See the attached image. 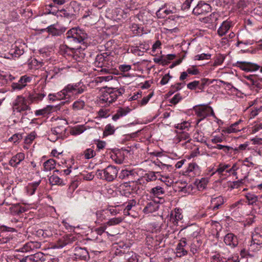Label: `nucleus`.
<instances>
[{
  "label": "nucleus",
  "mask_w": 262,
  "mask_h": 262,
  "mask_svg": "<svg viewBox=\"0 0 262 262\" xmlns=\"http://www.w3.org/2000/svg\"><path fill=\"white\" fill-rule=\"evenodd\" d=\"M104 90L102 91V94L99 98V103L104 104V106H109L117 99V98L122 95L125 92L123 88H115L104 87Z\"/></svg>",
  "instance_id": "nucleus-1"
},
{
  "label": "nucleus",
  "mask_w": 262,
  "mask_h": 262,
  "mask_svg": "<svg viewBox=\"0 0 262 262\" xmlns=\"http://www.w3.org/2000/svg\"><path fill=\"white\" fill-rule=\"evenodd\" d=\"M65 35L64 38L67 40V42L71 46L81 43L87 38V34L78 27L70 29Z\"/></svg>",
  "instance_id": "nucleus-2"
},
{
  "label": "nucleus",
  "mask_w": 262,
  "mask_h": 262,
  "mask_svg": "<svg viewBox=\"0 0 262 262\" xmlns=\"http://www.w3.org/2000/svg\"><path fill=\"white\" fill-rule=\"evenodd\" d=\"M13 110L14 115L17 113L21 116L20 120L22 122L25 121L26 119L29 120V118L26 117V116L32 114V112L30 111V107L27 104L25 99L21 96H18L15 100Z\"/></svg>",
  "instance_id": "nucleus-3"
},
{
  "label": "nucleus",
  "mask_w": 262,
  "mask_h": 262,
  "mask_svg": "<svg viewBox=\"0 0 262 262\" xmlns=\"http://www.w3.org/2000/svg\"><path fill=\"white\" fill-rule=\"evenodd\" d=\"M76 5V2H67L60 9L57 10V12L54 14L68 19L73 18L77 12L75 8Z\"/></svg>",
  "instance_id": "nucleus-4"
},
{
  "label": "nucleus",
  "mask_w": 262,
  "mask_h": 262,
  "mask_svg": "<svg viewBox=\"0 0 262 262\" xmlns=\"http://www.w3.org/2000/svg\"><path fill=\"white\" fill-rule=\"evenodd\" d=\"M210 5L204 1H200L193 8L192 14L195 16L206 15L211 11Z\"/></svg>",
  "instance_id": "nucleus-5"
},
{
  "label": "nucleus",
  "mask_w": 262,
  "mask_h": 262,
  "mask_svg": "<svg viewBox=\"0 0 262 262\" xmlns=\"http://www.w3.org/2000/svg\"><path fill=\"white\" fill-rule=\"evenodd\" d=\"M72 258L73 260L86 261L89 260L90 255L86 248L76 247L73 250Z\"/></svg>",
  "instance_id": "nucleus-6"
},
{
  "label": "nucleus",
  "mask_w": 262,
  "mask_h": 262,
  "mask_svg": "<svg viewBox=\"0 0 262 262\" xmlns=\"http://www.w3.org/2000/svg\"><path fill=\"white\" fill-rule=\"evenodd\" d=\"M80 83L69 84L61 92L64 95L63 97L68 95V93L81 94L84 92V89L82 86H80Z\"/></svg>",
  "instance_id": "nucleus-7"
},
{
  "label": "nucleus",
  "mask_w": 262,
  "mask_h": 262,
  "mask_svg": "<svg viewBox=\"0 0 262 262\" xmlns=\"http://www.w3.org/2000/svg\"><path fill=\"white\" fill-rule=\"evenodd\" d=\"M118 170L116 167L110 165L103 169L104 180L107 182L113 181L117 176Z\"/></svg>",
  "instance_id": "nucleus-8"
},
{
  "label": "nucleus",
  "mask_w": 262,
  "mask_h": 262,
  "mask_svg": "<svg viewBox=\"0 0 262 262\" xmlns=\"http://www.w3.org/2000/svg\"><path fill=\"white\" fill-rule=\"evenodd\" d=\"M193 109L197 116L200 118L198 120L197 124L206 117L209 116V110H208V105H201L199 106H195Z\"/></svg>",
  "instance_id": "nucleus-9"
},
{
  "label": "nucleus",
  "mask_w": 262,
  "mask_h": 262,
  "mask_svg": "<svg viewBox=\"0 0 262 262\" xmlns=\"http://www.w3.org/2000/svg\"><path fill=\"white\" fill-rule=\"evenodd\" d=\"M45 255L42 252H37L34 254L26 256L20 262H45Z\"/></svg>",
  "instance_id": "nucleus-10"
},
{
  "label": "nucleus",
  "mask_w": 262,
  "mask_h": 262,
  "mask_svg": "<svg viewBox=\"0 0 262 262\" xmlns=\"http://www.w3.org/2000/svg\"><path fill=\"white\" fill-rule=\"evenodd\" d=\"M236 65L242 70L245 71H256L260 68V67L256 64L246 61H237Z\"/></svg>",
  "instance_id": "nucleus-11"
},
{
  "label": "nucleus",
  "mask_w": 262,
  "mask_h": 262,
  "mask_svg": "<svg viewBox=\"0 0 262 262\" xmlns=\"http://www.w3.org/2000/svg\"><path fill=\"white\" fill-rule=\"evenodd\" d=\"M224 242L231 248L236 247L238 244L237 237L232 233L227 234L224 237Z\"/></svg>",
  "instance_id": "nucleus-12"
},
{
  "label": "nucleus",
  "mask_w": 262,
  "mask_h": 262,
  "mask_svg": "<svg viewBox=\"0 0 262 262\" xmlns=\"http://www.w3.org/2000/svg\"><path fill=\"white\" fill-rule=\"evenodd\" d=\"M67 2L68 0H52V3L49 6L52 11V14H54L57 12V10L60 9Z\"/></svg>",
  "instance_id": "nucleus-13"
},
{
  "label": "nucleus",
  "mask_w": 262,
  "mask_h": 262,
  "mask_svg": "<svg viewBox=\"0 0 262 262\" xmlns=\"http://www.w3.org/2000/svg\"><path fill=\"white\" fill-rule=\"evenodd\" d=\"M159 205L155 201H149L147 203L143 211L145 213H149L157 211L159 209Z\"/></svg>",
  "instance_id": "nucleus-14"
},
{
  "label": "nucleus",
  "mask_w": 262,
  "mask_h": 262,
  "mask_svg": "<svg viewBox=\"0 0 262 262\" xmlns=\"http://www.w3.org/2000/svg\"><path fill=\"white\" fill-rule=\"evenodd\" d=\"M25 159V155L22 152L17 154L15 156L12 157L9 161V164L13 167H16L21 161Z\"/></svg>",
  "instance_id": "nucleus-15"
},
{
  "label": "nucleus",
  "mask_w": 262,
  "mask_h": 262,
  "mask_svg": "<svg viewBox=\"0 0 262 262\" xmlns=\"http://www.w3.org/2000/svg\"><path fill=\"white\" fill-rule=\"evenodd\" d=\"M130 111L131 109L128 107L126 108L119 107L117 111V113L113 116L112 119L114 121H116L120 117L127 115Z\"/></svg>",
  "instance_id": "nucleus-16"
},
{
  "label": "nucleus",
  "mask_w": 262,
  "mask_h": 262,
  "mask_svg": "<svg viewBox=\"0 0 262 262\" xmlns=\"http://www.w3.org/2000/svg\"><path fill=\"white\" fill-rule=\"evenodd\" d=\"M46 30L53 36H60L65 31L66 29H58L54 27V25H51L47 27Z\"/></svg>",
  "instance_id": "nucleus-17"
},
{
  "label": "nucleus",
  "mask_w": 262,
  "mask_h": 262,
  "mask_svg": "<svg viewBox=\"0 0 262 262\" xmlns=\"http://www.w3.org/2000/svg\"><path fill=\"white\" fill-rule=\"evenodd\" d=\"M231 24L229 21H223L217 30V33L220 36H223V35H225V34L231 28Z\"/></svg>",
  "instance_id": "nucleus-18"
},
{
  "label": "nucleus",
  "mask_w": 262,
  "mask_h": 262,
  "mask_svg": "<svg viewBox=\"0 0 262 262\" xmlns=\"http://www.w3.org/2000/svg\"><path fill=\"white\" fill-rule=\"evenodd\" d=\"M46 95L43 93L34 92L32 94H30L29 99L32 102H38L41 100Z\"/></svg>",
  "instance_id": "nucleus-19"
},
{
  "label": "nucleus",
  "mask_w": 262,
  "mask_h": 262,
  "mask_svg": "<svg viewBox=\"0 0 262 262\" xmlns=\"http://www.w3.org/2000/svg\"><path fill=\"white\" fill-rule=\"evenodd\" d=\"M53 108V106L49 105L42 109L36 110L35 111V114L36 116H45L50 113Z\"/></svg>",
  "instance_id": "nucleus-20"
},
{
  "label": "nucleus",
  "mask_w": 262,
  "mask_h": 262,
  "mask_svg": "<svg viewBox=\"0 0 262 262\" xmlns=\"http://www.w3.org/2000/svg\"><path fill=\"white\" fill-rule=\"evenodd\" d=\"M247 199L246 203L249 205H254L258 201V196L252 193H248L245 195Z\"/></svg>",
  "instance_id": "nucleus-21"
},
{
  "label": "nucleus",
  "mask_w": 262,
  "mask_h": 262,
  "mask_svg": "<svg viewBox=\"0 0 262 262\" xmlns=\"http://www.w3.org/2000/svg\"><path fill=\"white\" fill-rule=\"evenodd\" d=\"M56 165L55 161L53 159H50L43 163L44 170L50 171L53 169Z\"/></svg>",
  "instance_id": "nucleus-22"
},
{
  "label": "nucleus",
  "mask_w": 262,
  "mask_h": 262,
  "mask_svg": "<svg viewBox=\"0 0 262 262\" xmlns=\"http://www.w3.org/2000/svg\"><path fill=\"white\" fill-rule=\"evenodd\" d=\"M135 172L134 170H128L124 169L121 171L119 174V178L121 179H131L133 175H134Z\"/></svg>",
  "instance_id": "nucleus-23"
},
{
  "label": "nucleus",
  "mask_w": 262,
  "mask_h": 262,
  "mask_svg": "<svg viewBox=\"0 0 262 262\" xmlns=\"http://www.w3.org/2000/svg\"><path fill=\"white\" fill-rule=\"evenodd\" d=\"M50 183L52 185H64L62 181L58 176L53 174L49 179Z\"/></svg>",
  "instance_id": "nucleus-24"
},
{
  "label": "nucleus",
  "mask_w": 262,
  "mask_h": 262,
  "mask_svg": "<svg viewBox=\"0 0 262 262\" xmlns=\"http://www.w3.org/2000/svg\"><path fill=\"white\" fill-rule=\"evenodd\" d=\"M185 84V82H179V83H176L174 85H171V86L170 88V90H169V91L168 93V95L169 96H170V95H172L176 91H178L181 90V88H182L183 85H184Z\"/></svg>",
  "instance_id": "nucleus-25"
},
{
  "label": "nucleus",
  "mask_w": 262,
  "mask_h": 262,
  "mask_svg": "<svg viewBox=\"0 0 262 262\" xmlns=\"http://www.w3.org/2000/svg\"><path fill=\"white\" fill-rule=\"evenodd\" d=\"M170 10H164L163 8H160L156 12V15L158 18H164L166 15L172 13Z\"/></svg>",
  "instance_id": "nucleus-26"
},
{
  "label": "nucleus",
  "mask_w": 262,
  "mask_h": 262,
  "mask_svg": "<svg viewBox=\"0 0 262 262\" xmlns=\"http://www.w3.org/2000/svg\"><path fill=\"white\" fill-rule=\"evenodd\" d=\"M68 123L66 120H62L61 122L56 127V130L59 132L61 134H65Z\"/></svg>",
  "instance_id": "nucleus-27"
},
{
  "label": "nucleus",
  "mask_w": 262,
  "mask_h": 262,
  "mask_svg": "<svg viewBox=\"0 0 262 262\" xmlns=\"http://www.w3.org/2000/svg\"><path fill=\"white\" fill-rule=\"evenodd\" d=\"M251 243L258 245L262 244V235L256 233L252 236Z\"/></svg>",
  "instance_id": "nucleus-28"
},
{
  "label": "nucleus",
  "mask_w": 262,
  "mask_h": 262,
  "mask_svg": "<svg viewBox=\"0 0 262 262\" xmlns=\"http://www.w3.org/2000/svg\"><path fill=\"white\" fill-rule=\"evenodd\" d=\"M77 241V238L76 236L73 234H68L67 235L64 237V245H67L68 244H72L75 242Z\"/></svg>",
  "instance_id": "nucleus-29"
},
{
  "label": "nucleus",
  "mask_w": 262,
  "mask_h": 262,
  "mask_svg": "<svg viewBox=\"0 0 262 262\" xmlns=\"http://www.w3.org/2000/svg\"><path fill=\"white\" fill-rule=\"evenodd\" d=\"M216 81L215 79L210 80L207 78H203L201 80V83L199 86V89L203 91L205 86L209 85L210 84L212 83L213 81Z\"/></svg>",
  "instance_id": "nucleus-30"
},
{
  "label": "nucleus",
  "mask_w": 262,
  "mask_h": 262,
  "mask_svg": "<svg viewBox=\"0 0 262 262\" xmlns=\"http://www.w3.org/2000/svg\"><path fill=\"white\" fill-rule=\"evenodd\" d=\"M123 221V218L121 217H114L109 220L106 224L107 226H114L120 224Z\"/></svg>",
  "instance_id": "nucleus-31"
},
{
  "label": "nucleus",
  "mask_w": 262,
  "mask_h": 262,
  "mask_svg": "<svg viewBox=\"0 0 262 262\" xmlns=\"http://www.w3.org/2000/svg\"><path fill=\"white\" fill-rule=\"evenodd\" d=\"M242 121V120H239L238 121L234 123L232 125H231L227 129V132L228 133H236L237 132L240 131V129L236 128V126H237Z\"/></svg>",
  "instance_id": "nucleus-32"
},
{
  "label": "nucleus",
  "mask_w": 262,
  "mask_h": 262,
  "mask_svg": "<svg viewBox=\"0 0 262 262\" xmlns=\"http://www.w3.org/2000/svg\"><path fill=\"white\" fill-rule=\"evenodd\" d=\"M177 138L179 140V141H181L182 140H188V142H189L190 140H191L190 139L189 134L185 132L182 131L180 133H178Z\"/></svg>",
  "instance_id": "nucleus-33"
},
{
  "label": "nucleus",
  "mask_w": 262,
  "mask_h": 262,
  "mask_svg": "<svg viewBox=\"0 0 262 262\" xmlns=\"http://www.w3.org/2000/svg\"><path fill=\"white\" fill-rule=\"evenodd\" d=\"M126 206L124 210V212L125 214L129 215V211L132 209L133 207L135 206L136 202L135 200H130L129 202L126 203Z\"/></svg>",
  "instance_id": "nucleus-34"
},
{
  "label": "nucleus",
  "mask_w": 262,
  "mask_h": 262,
  "mask_svg": "<svg viewBox=\"0 0 262 262\" xmlns=\"http://www.w3.org/2000/svg\"><path fill=\"white\" fill-rule=\"evenodd\" d=\"M151 192L157 196L158 198H160V195L164 193V190L163 188L160 186H156L151 189Z\"/></svg>",
  "instance_id": "nucleus-35"
},
{
  "label": "nucleus",
  "mask_w": 262,
  "mask_h": 262,
  "mask_svg": "<svg viewBox=\"0 0 262 262\" xmlns=\"http://www.w3.org/2000/svg\"><path fill=\"white\" fill-rule=\"evenodd\" d=\"M107 213V210H101L96 213L97 220L102 222L106 218L105 214Z\"/></svg>",
  "instance_id": "nucleus-36"
},
{
  "label": "nucleus",
  "mask_w": 262,
  "mask_h": 262,
  "mask_svg": "<svg viewBox=\"0 0 262 262\" xmlns=\"http://www.w3.org/2000/svg\"><path fill=\"white\" fill-rule=\"evenodd\" d=\"M199 170V168L198 165L195 163H192L189 164L186 172L190 173L194 171V173L195 174V172H198Z\"/></svg>",
  "instance_id": "nucleus-37"
},
{
  "label": "nucleus",
  "mask_w": 262,
  "mask_h": 262,
  "mask_svg": "<svg viewBox=\"0 0 262 262\" xmlns=\"http://www.w3.org/2000/svg\"><path fill=\"white\" fill-rule=\"evenodd\" d=\"M229 167L230 165L229 164L220 163L218 166V168L216 169L215 172H217L219 174H223V172L224 171H226Z\"/></svg>",
  "instance_id": "nucleus-38"
},
{
  "label": "nucleus",
  "mask_w": 262,
  "mask_h": 262,
  "mask_svg": "<svg viewBox=\"0 0 262 262\" xmlns=\"http://www.w3.org/2000/svg\"><path fill=\"white\" fill-rule=\"evenodd\" d=\"M85 105V103L83 100H78L75 101L73 104V107L74 110H80L82 109Z\"/></svg>",
  "instance_id": "nucleus-39"
},
{
  "label": "nucleus",
  "mask_w": 262,
  "mask_h": 262,
  "mask_svg": "<svg viewBox=\"0 0 262 262\" xmlns=\"http://www.w3.org/2000/svg\"><path fill=\"white\" fill-rule=\"evenodd\" d=\"M225 58V57L222 55V54H218L216 55L215 60L213 64V66H217L221 65L224 61V59Z\"/></svg>",
  "instance_id": "nucleus-40"
},
{
  "label": "nucleus",
  "mask_w": 262,
  "mask_h": 262,
  "mask_svg": "<svg viewBox=\"0 0 262 262\" xmlns=\"http://www.w3.org/2000/svg\"><path fill=\"white\" fill-rule=\"evenodd\" d=\"M114 132L115 129L114 126H112L111 124H107L105 127V129L103 132V135L104 136L112 135Z\"/></svg>",
  "instance_id": "nucleus-41"
},
{
  "label": "nucleus",
  "mask_w": 262,
  "mask_h": 262,
  "mask_svg": "<svg viewBox=\"0 0 262 262\" xmlns=\"http://www.w3.org/2000/svg\"><path fill=\"white\" fill-rule=\"evenodd\" d=\"M84 130L83 126H76L71 131V134L72 135H79L83 133Z\"/></svg>",
  "instance_id": "nucleus-42"
},
{
  "label": "nucleus",
  "mask_w": 262,
  "mask_h": 262,
  "mask_svg": "<svg viewBox=\"0 0 262 262\" xmlns=\"http://www.w3.org/2000/svg\"><path fill=\"white\" fill-rule=\"evenodd\" d=\"M187 251L185 248H176V253L177 257H181L187 254Z\"/></svg>",
  "instance_id": "nucleus-43"
},
{
  "label": "nucleus",
  "mask_w": 262,
  "mask_h": 262,
  "mask_svg": "<svg viewBox=\"0 0 262 262\" xmlns=\"http://www.w3.org/2000/svg\"><path fill=\"white\" fill-rule=\"evenodd\" d=\"M224 203V199L222 196L212 198L211 200V204H223Z\"/></svg>",
  "instance_id": "nucleus-44"
},
{
  "label": "nucleus",
  "mask_w": 262,
  "mask_h": 262,
  "mask_svg": "<svg viewBox=\"0 0 262 262\" xmlns=\"http://www.w3.org/2000/svg\"><path fill=\"white\" fill-rule=\"evenodd\" d=\"M31 80V78L30 77L27 76V75H24L21 76L19 80H18V83L20 84L25 85V87L27 85V83L30 82Z\"/></svg>",
  "instance_id": "nucleus-45"
},
{
  "label": "nucleus",
  "mask_w": 262,
  "mask_h": 262,
  "mask_svg": "<svg viewBox=\"0 0 262 262\" xmlns=\"http://www.w3.org/2000/svg\"><path fill=\"white\" fill-rule=\"evenodd\" d=\"M84 157L85 159H89L95 155V152L92 149L89 148L84 151Z\"/></svg>",
  "instance_id": "nucleus-46"
},
{
  "label": "nucleus",
  "mask_w": 262,
  "mask_h": 262,
  "mask_svg": "<svg viewBox=\"0 0 262 262\" xmlns=\"http://www.w3.org/2000/svg\"><path fill=\"white\" fill-rule=\"evenodd\" d=\"M211 56V55L210 54H205L203 53L200 55H197L195 56L194 59L198 60H204V59H210Z\"/></svg>",
  "instance_id": "nucleus-47"
},
{
  "label": "nucleus",
  "mask_w": 262,
  "mask_h": 262,
  "mask_svg": "<svg viewBox=\"0 0 262 262\" xmlns=\"http://www.w3.org/2000/svg\"><path fill=\"white\" fill-rule=\"evenodd\" d=\"M130 187H132L131 190L132 192L138 194L141 192V190L140 188V185L138 183H133L132 186L129 185Z\"/></svg>",
  "instance_id": "nucleus-48"
},
{
  "label": "nucleus",
  "mask_w": 262,
  "mask_h": 262,
  "mask_svg": "<svg viewBox=\"0 0 262 262\" xmlns=\"http://www.w3.org/2000/svg\"><path fill=\"white\" fill-rule=\"evenodd\" d=\"M40 181H41L39 180L38 182H35L34 183H33L30 185V187L28 189H31V192H30V194L31 195H32V194H33L35 193V191L36 190L37 187L38 186V185L40 183Z\"/></svg>",
  "instance_id": "nucleus-49"
},
{
  "label": "nucleus",
  "mask_w": 262,
  "mask_h": 262,
  "mask_svg": "<svg viewBox=\"0 0 262 262\" xmlns=\"http://www.w3.org/2000/svg\"><path fill=\"white\" fill-rule=\"evenodd\" d=\"M200 84L199 81H193L187 84V88L190 90H194L196 87L199 88Z\"/></svg>",
  "instance_id": "nucleus-50"
},
{
  "label": "nucleus",
  "mask_w": 262,
  "mask_h": 262,
  "mask_svg": "<svg viewBox=\"0 0 262 262\" xmlns=\"http://www.w3.org/2000/svg\"><path fill=\"white\" fill-rule=\"evenodd\" d=\"M182 99V97L180 94H176L170 100V102L173 104H177Z\"/></svg>",
  "instance_id": "nucleus-51"
},
{
  "label": "nucleus",
  "mask_w": 262,
  "mask_h": 262,
  "mask_svg": "<svg viewBox=\"0 0 262 262\" xmlns=\"http://www.w3.org/2000/svg\"><path fill=\"white\" fill-rule=\"evenodd\" d=\"M190 126V123L186 122L184 121L183 123H179L176 126V128L178 129H180L181 130H183L186 128H188Z\"/></svg>",
  "instance_id": "nucleus-52"
},
{
  "label": "nucleus",
  "mask_w": 262,
  "mask_h": 262,
  "mask_svg": "<svg viewBox=\"0 0 262 262\" xmlns=\"http://www.w3.org/2000/svg\"><path fill=\"white\" fill-rule=\"evenodd\" d=\"M21 138L22 136L21 134H15L9 139V141L15 143Z\"/></svg>",
  "instance_id": "nucleus-53"
},
{
  "label": "nucleus",
  "mask_w": 262,
  "mask_h": 262,
  "mask_svg": "<svg viewBox=\"0 0 262 262\" xmlns=\"http://www.w3.org/2000/svg\"><path fill=\"white\" fill-rule=\"evenodd\" d=\"M244 183V180L241 179L236 181H234L231 184L232 188H237Z\"/></svg>",
  "instance_id": "nucleus-54"
},
{
  "label": "nucleus",
  "mask_w": 262,
  "mask_h": 262,
  "mask_svg": "<svg viewBox=\"0 0 262 262\" xmlns=\"http://www.w3.org/2000/svg\"><path fill=\"white\" fill-rule=\"evenodd\" d=\"M172 78V76L169 75V74H165L162 78L160 84L161 85H165L167 84L170 78Z\"/></svg>",
  "instance_id": "nucleus-55"
},
{
  "label": "nucleus",
  "mask_w": 262,
  "mask_h": 262,
  "mask_svg": "<svg viewBox=\"0 0 262 262\" xmlns=\"http://www.w3.org/2000/svg\"><path fill=\"white\" fill-rule=\"evenodd\" d=\"M208 183V181L205 179L202 178L201 180H200L199 183L198 184V187L200 188L204 189Z\"/></svg>",
  "instance_id": "nucleus-56"
},
{
  "label": "nucleus",
  "mask_w": 262,
  "mask_h": 262,
  "mask_svg": "<svg viewBox=\"0 0 262 262\" xmlns=\"http://www.w3.org/2000/svg\"><path fill=\"white\" fill-rule=\"evenodd\" d=\"M194 0H186L182 6V10H186L188 9L190 7L191 3Z\"/></svg>",
  "instance_id": "nucleus-57"
},
{
  "label": "nucleus",
  "mask_w": 262,
  "mask_h": 262,
  "mask_svg": "<svg viewBox=\"0 0 262 262\" xmlns=\"http://www.w3.org/2000/svg\"><path fill=\"white\" fill-rule=\"evenodd\" d=\"M12 88L13 90H20L25 88V85H23L22 84H20L18 82H13L12 84Z\"/></svg>",
  "instance_id": "nucleus-58"
},
{
  "label": "nucleus",
  "mask_w": 262,
  "mask_h": 262,
  "mask_svg": "<svg viewBox=\"0 0 262 262\" xmlns=\"http://www.w3.org/2000/svg\"><path fill=\"white\" fill-rule=\"evenodd\" d=\"M187 245L186 239V238H182L180 241L179 243L177 245V248H185V247Z\"/></svg>",
  "instance_id": "nucleus-59"
},
{
  "label": "nucleus",
  "mask_w": 262,
  "mask_h": 262,
  "mask_svg": "<svg viewBox=\"0 0 262 262\" xmlns=\"http://www.w3.org/2000/svg\"><path fill=\"white\" fill-rule=\"evenodd\" d=\"M107 225L106 223L105 224L101 227H99L96 229V231L97 232V234L99 235H101L105 230L106 229Z\"/></svg>",
  "instance_id": "nucleus-60"
},
{
  "label": "nucleus",
  "mask_w": 262,
  "mask_h": 262,
  "mask_svg": "<svg viewBox=\"0 0 262 262\" xmlns=\"http://www.w3.org/2000/svg\"><path fill=\"white\" fill-rule=\"evenodd\" d=\"M119 68L121 72H126L131 69V66L130 65L122 64L120 65Z\"/></svg>",
  "instance_id": "nucleus-61"
},
{
  "label": "nucleus",
  "mask_w": 262,
  "mask_h": 262,
  "mask_svg": "<svg viewBox=\"0 0 262 262\" xmlns=\"http://www.w3.org/2000/svg\"><path fill=\"white\" fill-rule=\"evenodd\" d=\"M147 180L149 181H154L156 180L157 179V177L155 175V173L154 172H150L148 173L147 174Z\"/></svg>",
  "instance_id": "nucleus-62"
},
{
  "label": "nucleus",
  "mask_w": 262,
  "mask_h": 262,
  "mask_svg": "<svg viewBox=\"0 0 262 262\" xmlns=\"http://www.w3.org/2000/svg\"><path fill=\"white\" fill-rule=\"evenodd\" d=\"M211 141L213 143L216 144L217 143L222 142L223 141V139L221 137L215 136Z\"/></svg>",
  "instance_id": "nucleus-63"
},
{
  "label": "nucleus",
  "mask_w": 262,
  "mask_h": 262,
  "mask_svg": "<svg viewBox=\"0 0 262 262\" xmlns=\"http://www.w3.org/2000/svg\"><path fill=\"white\" fill-rule=\"evenodd\" d=\"M94 178V175L92 173V172L89 173L83 176V179L87 181H90L93 179Z\"/></svg>",
  "instance_id": "nucleus-64"
}]
</instances>
